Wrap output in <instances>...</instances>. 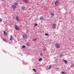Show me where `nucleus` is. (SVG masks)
<instances>
[{
	"instance_id": "obj_1",
	"label": "nucleus",
	"mask_w": 74,
	"mask_h": 74,
	"mask_svg": "<svg viewBox=\"0 0 74 74\" xmlns=\"http://www.w3.org/2000/svg\"><path fill=\"white\" fill-rule=\"evenodd\" d=\"M23 37L24 38H27V35L26 34H23Z\"/></svg>"
},
{
	"instance_id": "obj_2",
	"label": "nucleus",
	"mask_w": 74,
	"mask_h": 74,
	"mask_svg": "<svg viewBox=\"0 0 74 74\" xmlns=\"http://www.w3.org/2000/svg\"><path fill=\"white\" fill-rule=\"evenodd\" d=\"M14 28L16 29V30H19L20 29L19 27H17V25H14Z\"/></svg>"
},
{
	"instance_id": "obj_3",
	"label": "nucleus",
	"mask_w": 74,
	"mask_h": 74,
	"mask_svg": "<svg viewBox=\"0 0 74 74\" xmlns=\"http://www.w3.org/2000/svg\"><path fill=\"white\" fill-rule=\"evenodd\" d=\"M56 47L57 48H60V45L58 44H56Z\"/></svg>"
},
{
	"instance_id": "obj_4",
	"label": "nucleus",
	"mask_w": 74,
	"mask_h": 74,
	"mask_svg": "<svg viewBox=\"0 0 74 74\" xmlns=\"http://www.w3.org/2000/svg\"><path fill=\"white\" fill-rule=\"evenodd\" d=\"M59 1H56L55 2V4L56 5H57L58 4H59Z\"/></svg>"
},
{
	"instance_id": "obj_5",
	"label": "nucleus",
	"mask_w": 74,
	"mask_h": 74,
	"mask_svg": "<svg viewBox=\"0 0 74 74\" xmlns=\"http://www.w3.org/2000/svg\"><path fill=\"white\" fill-rule=\"evenodd\" d=\"M56 24H54L52 25V27L53 28H55L56 27Z\"/></svg>"
},
{
	"instance_id": "obj_6",
	"label": "nucleus",
	"mask_w": 74,
	"mask_h": 74,
	"mask_svg": "<svg viewBox=\"0 0 74 74\" xmlns=\"http://www.w3.org/2000/svg\"><path fill=\"white\" fill-rule=\"evenodd\" d=\"M12 8H13V9H15L16 8V6H15V5H12Z\"/></svg>"
},
{
	"instance_id": "obj_7",
	"label": "nucleus",
	"mask_w": 74,
	"mask_h": 74,
	"mask_svg": "<svg viewBox=\"0 0 74 74\" xmlns=\"http://www.w3.org/2000/svg\"><path fill=\"white\" fill-rule=\"evenodd\" d=\"M10 40L11 41H12V40H14V38H13L12 36H10Z\"/></svg>"
},
{
	"instance_id": "obj_8",
	"label": "nucleus",
	"mask_w": 74,
	"mask_h": 74,
	"mask_svg": "<svg viewBox=\"0 0 74 74\" xmlns=\"http://www.w3.org/2000/svg\"><path fill=\"white\" fill-rule=\"evenodd\" d=\"M63 61L64 62L65 64H67V61L63 60Z\"/></svg>"
},
{
	"instance_id": "obj_9",
	"label": "nucleus",
	"mask_w": 74,
	"mask_h": 74,
	"mask_svg": "<svg viewBox=\"0 0 74 74\" xmlns=\"http://www.w3.org/2000/svg\"><path fill=\"white\" fill-rule=\"evenodd\" d=\"M4 35L5 36H7V34L6 33L5 31H4Z\"/></svg>"
},
{
	"instance_id": "obj_10",
	"label": "nucleus",
	"mask_w": 74,
	"mask_h": 74,
	"mask_svg": "<svg viewBox=\"0 0 74 74\" xmlns=\"http://www.w3.org/2000/svg\"><path fill=\"white\" fill-rule=\"evenodd\" d=\"M14 5H15V6H17V5H18V4L17 2H15L14 3Z\"/></svg>"
},
{
	"instance_id": "obj_11",
	"label": "nucleus",
	"mask_w": 74,
	"mask_h": 74,
	"mask_svg": "<svg viewBox=\"0 0 74 74\" xmlns=\"http://www.w3.org/2000/svg\"><path fill=\"white\" fill-rule=\"evenodd\" d=\"M23 1L25 3H28V2H29L28 1V0H23Z\"/></svg>"
},
{
	"instance_id": "obj_12",
	"label": "nucleus",
	"mask_w": 74,
	"mask_h": 74,
	"mask_svg": "<svg viewBox=\"0 0 74 74\" xmlns=\"http://www.w3.org/2000/svg\"><path fill=\"white\" fill-rule=\"evenodd\" d=\"M39 62H41V61H42V58H40L39 59Z\"/></svg>"
},
{
	"instance_id": "obj_13",
	"label": "nucleus",
	"mask_w": 74,
	"mask_h": 74,
	"mask_svg": "<svg viewBox=\"0 0 74 74\" xmlns=\"http://www.w3.org/2000/svg\"><path fill=\"white\" fill-rule=\"evenodd\" d=\"M42 19H43V16H41L40 17V20H42Z\"/></svg>"
},
{
	"instance_id": "obj_14",
	"label": "nucleus",
	"mask_w": 74,
	"mask_h": 74,
	"mask_svg": "<svg viewBox=\"0 0 74 74\" xmlns=\"http://www.w3.org/2000/svg\"><path fill=\"white\" fill-rule=\"evenodd\" d=\"M37 40V38H35V39H34L33 40V41H36Z\"/></svg>"
},
{
	"instance_id": "obj_15",
	"label": "nucleus",
	"mask_w": 74,
	"mask_h": 74,
	"mask_svg": "<svg viewBox=\"0 0 74 74\" xmlns=\"http://www.w3.org/2000/svg\"><path fill=\"white\" fill-rule=\"evenodd\" d=\"M29 45H30V43H29V42H27V46H29Z\"/></svg>"
},
{
	"instance_id": "obj_16",
	"label": "nucleus",
	"mask_w": 74,
	"mask_h": 74,
	"mask_svg": "<svg viewBox=\"0 0 74 74\" xmlns=\"http://www.w3.org/2000/svg\"><path fill=\"white\" fill-rule=\"evenodd\" d=\"M61 73L63 74H66V73L64 72H62Z\"/></svg>"
},
{
	"instance_id": "obj_17",
	"label": "nucleus",
	"mask_w": 74,
	"mask_h": 74,
	"mask_svg": "<svg viewBox=\"0 0 74 74\" xmlns=\"http://www.w3.org/2000/svg\"><path fill=\"white\" fill-rule=\"evenodd\" d=\"M51 15H52L53 16H54V15H55V14L54 13H52L51 14Z\"/></svg>"
},
{
	"instance_id": "obj_18",
	"label": "nucleus",
	"mask_w": 74,
	"mask_h": 74,
	"mask_svg": "<svg viewBox=\"0 0 74 74\" xmlns=\"http://www.w3.org/2000/svg\"><path fill=\"white\" fill-rule=\"evenodd\" d=\"M22 47L23 48H26V46L25 45H23L22 46Z\"/></svg>"
},
{
	"instance_id": "obj_19",
	"label": "nucleus",
	"mask_w": 74,
	"mask_h": 74,
	"mask_svg": "<svg viewBox=\"0 0 74 74\" xmlns=\"http://www.w3.org/2000/svg\"><path fill=\"white\" fill-rule=\"evenodd\" d=\"M52 67V66L51 65H50L48 69H50Z\"/></svg>"
},
{
	"instance_id": "obj_20",
	"label": "nucleus",
	"mask_w": 74,
	"mask_h": 74,
	"mask_svg": "<svg viewBox=\"0 0 74 74\" xmlns=\"http://www.w3.org/2000/svg\"><path fill=\"white\" fill-rule=\"evenodd\" d=\"M3 41H7L6 40V39H5V38H3Z\"/></svg>"
},
{
	"instance_id": "obj_21",
	"label": "nucleus",
	"mask_w": 74,
	"mask_h": 74,
	"mask_svg": "<svg viewBox=\"0 0 74 74\" xmlns=\"http://www.w3.org/2000/svg\"><path fill=\"white\" fill-rule=\"evenodd\" d=\"M46 49H46V48H44L43 50V51H46Z\"/></svg>"
},
{
	"instance_id": "obj_22",
	"label": "nucleus",
	"mask_w": 74,
	"mask_h": 74,
	"mask_svg": "<svg viewBox=\"0 0 74 74\" xmlns=\"http://www.w3.org/2000/svg\"><path fill=\"white\" fill-rule=\"evenodd\" d=\"M38 24H37V23H36L34 25L35 26H37Z\"/></svg>"
},
{
	"instance_id": "obj_23",
	"label": "nucleus",
	"mask_w": 74,
	"mask_h": 74,
	"mask_svg": "<svg viewBox=\"0 0 74 74\" xmlns=\"http://www.w3.org/2000/svg\"><path fill=\"white\" fill-rule=\"evenodd\" d=\"M25 8L24 7H22V10H24Z\"/></svg>"
},
{
	"instance_id": "obj_24",
	"label": "nucleus",
	"mask_w": 74,
	"mask_h": 74,
	"mask_svg": "<svg viewBox=\"0 0 74 74\" xmlns=\"http://www.w3.org/2000/svg\"><path fill=\"white\" fill-rule=\"evenodd\" d=\"M16 20H17V21H19V18H17V17L16 18Z\"/></svg>"
},
{
	"instance_id": "obj_25",
	"label": "nucleus",
	"mask_w": 74,
	"mask_h": 74,
	"mask_svg": "<svg viewBox=\"0 0 74 74\" xmlns=\"http://www.w3.org/2000/svg\"><path fill=\"white\" fill-rule=\"evenodd\" d=\"M33 70L35 72H36V69H33Z\"/></svg>"
},
{
	"instance_id": "obj_26",
	"label": "nucleus",
	"mask_w": 74,
	"mask_h": 74,
	"mask_svg": "<svg viewBox=\"0 0 74 74\" xmlns=\"http://www.w3.org/2000/svg\"><path fill=\"white\" fill-rule=\"evenodd\" d=\"M45 36H49V34L47 33H46L45 34Z\"/></svg>"
},
{
	"instance_id": "obj_27",
	"label": "nucleus",
	"mask_w": 74,
	"mask_h": 74,
	"mask_svg": "<svg viewBox=\"0 0 74 74\" xmlns=\"http://www.w3.org/2000/svg\"><path fill=\"white\" fill-rule=\"evenodd\" d=\"M3 21L1 18H0V22H1Z\"/></svg>"
},
{
	"instance_id": "obj_28",
	"label": "nucleus",
	"mask_w": 74,
	"mask_h": 74,
	"mask_svg": "<svg viewBox=\"0 0 74 74\" xmlns=\"http://www.w3.org/2000/svg\"><path fill=\"white\" fill-rule=\"evenodd\" d=\"M63 56H62V55L61 54L60 55V57H62Z\"/></svg>"
},
{
	"instance_id": "obj_29",
	"label": "nucleus",
	"mask_w": 74,
	"mask_h": 74,
	"mask_svg": "<svg viewBox=\"0 0 74 74\" xmlns=\"http://www.w3.org/2000/svg\"><path fill=\"white\" fill-rule=\"evenodd\" d=\"M13 18H14V17H13Z\"/></svg>"
}]
</instances>
